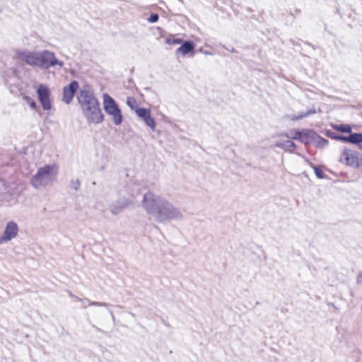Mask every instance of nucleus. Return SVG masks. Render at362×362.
I'll use <instances>...</instances> for the list:
<instances>
[{"label": "nucleus", "instance_id": "f257e3e1", "mask_svg": "<svg viewBox=\"0 0 362 362\" xmlns=\"http://www.w3.org/2000/svg\"><path fill=\"white\" fill-rule=\"evenodd\" d=\"M141 206L146 213L159 223L181 220L183 218L179 209L165 198L151 192L144 194Z\"/></svg>", "mask_w": 362, "mask_h": 362}, {"label": "nucleus", "instance_id": "f03ea898", "mask_svg": "<svg viewBox=\"0 0 362 362\" xmlns=\"http://www.w3.org/2000/svg\"><path fill=\"white\" fill-rule=\"evenodd\" d=\"M76 98L88 123L97 124L103 122L104 115L100 107V102L90 87L86 86L80 89Z\"/></svg>", "mask_w": 362, "mask_h": 362}, {"label": "nucleus", "instance_id": "7ed1b4c3", "mask_svg": "<svg viewBox=\"0 0 362 362\" xmlns=\"http://www.w3.org/2000/svg\"><path fill=\"white\" fill-rule=\"evenodd\" d=\"M57 170L54 165H45L39 168L37 173L30 180V185L35 189H41L43 187L52 185L55 180Z\"/></svg>", "mask_w": 362, "mask_h": 362}, {"label": "nucleus", "instance_id": "20e7f679", "mask_svg": "<svg viewBox=\"0 0 362 362\" xmlns=\"http://www.w3.org/2000/svg\"><path fill=\"white\" fill-rule=\"evenodd\" d=\"M103 104L105 112L112 117L113 123L119 125L122 122V115L121 110L115 100L107 93L103 95Z\"/></svg>", "mask_w": 362, "mask_h": 362}, {"label": "nucleus", "instance_id": "39448f33", "mask_svg": "<svg viewBox=\"0 0 362 362\" xmlns=\"http://www.w3.org/2000/svg\"><path fill=\"white\" fill-rule=\"evenodd\" d=\"M56 65L62 67L64 63L62 61L58 60L55 57L54 52L47 49L37 52L36 67L47 70Z\"/></svg>", "mask_w": 362, "mask_h": 362}, {"label": "nucleus", "instance_id": "423d86ee", "mask_svg": "<svg viewBox=\"0 0 362 362\" xmlns=\"http://www.w3.org/2000/svg\"><path fill=\"white\" fill-rule=\"evenodd\" d=\"M339 161L347 165L355 168H359L362 165V158L361 163H360L358 153L356 151L348 148H344L339 158Z\"/></svg>", "mask_w": 362, "mask_h": 362}, {"label": "nucleus", "instance_id": "0eeeda50", "mask_svg": "<svg viewBox=\"0 0 362 362\" xmlns=\"http://www.w3.org/2000/svg\"><path fill=\"white\" fill-rule=\"evenodd\" d=\"M19 233V226L14 221H9L6 223L4 230L0 236V245L15 239Z\"/></svg>", "mask_w": 362, "mask_h": 362}, {"label": "nucleus", "instance_id": "6e6552de", "mask_svg": "<svg viewBox=\"0 0 362 362\" xmlns=\"http://www.w3.org/2000/svg\"><path fill=\"white\" fill-rule=\"evenodd\" d=\"M37 52L25 49H18L15 50L14 59L21 61L29 66L36 67Z\"/></svg>", "mask_w": 362, "mask_h": 362}, {"label": "nucleus", "instance_id": "1a4fd4ad", "mask_svg": "<svg viewBox=\"0 0 362 362\" xmlns=\"http://www.w3.org/2000/svg\"><path fill=\"white\" fill-rule=\"evenodd\" d=\"M37 95L42 109L44 110H51L52 103L49 88L46 86L40 84L37 89Z\"/></svg>", "mask_w": 362, "mask_h": 362}, {"label": "nucleus", "instance_id": "9d476101", "mask_svg": "<svg viewBox=\"0 0 362 362\" xmlns=\"http://www.w3.org/2000/svg\"><path fill=\"white\" fill-rule=\"evenodd\" d=\"M135 112L137 117H139L152 132H155L156 124L155 119L151 115L150 109L145 107H136Z\"/></svg>", "mask_w": 362, "mask_h": 362}, {"label": "nucleus", "instance_id": "9b49d317", "mask_svg": "<svg viewBox=\"0 0 362 362\" xmlns=\"http://www.w3.org/2000/svg\"><path fill=\"white\" fill-rule=\"evenodd\" d=\"M131 204H132V200L128 198L121 197L112 202L109 206V209L112 215L116 216L122 213Z\"/></svg>", "mask_w": 362, "mask_h": 362}, {"label": "nucleus", "instance_id": "f8f14e48", "mask_svg": "<svg viewBox=\"0 0 362 362\" xmlns=\"http://www.w3.org/2000/svg\"><path fill=\"white\" fill-rule=\"evenodd\" d=\"M78 83L76 81H72L68 86L63 88L62 101L69 105L71 103L76 92L78 88Z\"/></svg>", "mask_w": 362, "mask_h": 362}, {"label": "nucleus", "instance_id": "ddd939ff", "mask_svg": "<svg viewBox=\"0 0 362 362\" xmlns=\"http://www.w3.org/2000/svg\"><path fill=\"white\" fill-rule=\"evenodd\" d=\"M316 132L310 129H303L300 131V141L305 145L313 144Z\"/></svg>", "mask_w": 362, "mask_h": 362}, {"label": "nucleus", "instance_id": "4468645a", "mask_svg": "<svg viewBox=\"0 0 362 362\" xmlns=\"http://www.w3.org/2000/svg\"><path fill=\"white\" fill-rule=\"evenodd\" d=\"M195 45L192 41H185L181 43V46L177 49L176 53H180L183 56L188 54L189 53H193Z\"/></svg>", "mask_w": 362, "mask_h": 362}, {"label": "nucleus", "instance_id": "2eb2a0df", "mask_svg": "<svg viewBox=\"0 0 362 362\" xmlns=\"http://www.w3.org/2000/svg\"><path fill=\"white\" fill-rule=\"evenodd\" d=\"M70 296L74 298L76 300L81 303V305L83 308H86L87 305L90 306H103V307H107L109 306V304L106 303H101V302H96V301H91L89 299H82L78 298V296H74L72 293L69 294Z\"/></svg>", "mask_w": 362, "mask_h": 362}, {"label": "nucleus", "instance_id": "dca6fc26", "mask_svg": "<svg viewBox=\"0 0 362 362\" xmlns=\"http://www.w3.org/2000/svg\"><path fill=\"white\" fill-rule=\"evenodd\" d=\"M274 146L283 148L285 151L293 152L296 148V144L291 140L284 141H276Z\"/></svg>", "mask_w": 362, "mask_h": 362}, {"label": "nucleus", "instance_id": "f3484780", "mask_svg": "<svg viewBox=\"0 0 362 362\" xmlns=\"http://www.w3.org/2000/svg\"><path fill=\"white\" fill-rule=\"evenodd\" d=\"M328 144V140L321 137L316 133L313 145L319 148H323Z\"/></svg>", "mask_w": 362, "mask_h": 362}, {"label": "nucleus", "instance_id": "a211bd4d", "mask_svg": "<svg viewBox=\"0 0 362 362\" xmlns=\"http://www.w3.org/2000/svg\"><path fill=\"white\" fill-rule=\"evenodd\" d=\"M349 143L352 144H361L362 143V133H352L349 134Z\"/></svg>", "mask_w": 362, "mask_h": 362}, {"label": "nucleus", "instance_id": "6ab92c4d", "mask_svg": "<svg viewBox=\"0 0 362 362\" xmlns=\"http://www.w3.org/2000/svg\"><path fill=\"white\" fill-rule=\"evenodd\" d=\"M316 112V110L314 107H313L311 109L307 110L306 112H302L298 113L297 115H294L292 117L293 120H298L301 119L303 118H305L310 115L315 114Z\"/></svg>", "mask_w": 362, "mask_h": 362}, {"label": "nucleus", "instance_id": "aec40b11", "mask_svg": "<svg viewBox=\"0 0 362 362\" xmlns=\"http://www.w3.org/2000/svg\"><path fill=\"white\" fill-rule=\"evenodd\" d=\"M283 135L287 139L299 141L300 136V131L292 130L289 133H285Z\"/></svg>", "mask_w": 362, "mask_h": 362}, {"label": "nucleus", "instance_id": "412c9836", "mask_svg": "<svg viewBox=\"0 0 362 362\" xmlns=\"http://www.w3.org/2000/svg\"><path fill=\"white\" fill-rule=\"evenodd\" d=\"M334 128L337 131L344 133H351L352 130L349 124H336L334 126Z\"/></svg>", "mask_w": 362, "mask_h": 362}, {"label": "nucleus", "instance_id": "4be33fe9", "mask_svg": "<svg viewBox=\"0 0 362 362\" xmlns=\"http://www.w3.org/2000/svg\"><path fill=\"white\" fill-rule=\"evenodd\" d=\"M23 99L28 103L30 107L32 109V110H34L35 111H37V103L36 102L32 99L31 98H30L29 96H24L23 97Z\"/></svg>", "mask_w": 362, "mask_h": 362}, {"label": "nucleus", "instance_id": "5701e85b", "mask_svg": "<svg viewBox=\"0 0 362 362\" xmlns=\"http://www.w3.org/2000/svg\"><path fill=\"white\" fill-rule=\"evenodd\" d=\"M182 42V40L180 38H175L174 37H168L165 40V43L168 45H180Z\"/></svg>", "mask_w": 362, "mask_h": 362}, {"label": "nucleus", "instance_id": "b1692460", "mask_svg": "<svg viewBox=\"0 0 362 362\" xmlns=\"http://www.w3.org/2000/svg\"><path fill=\"white\" fill-rule=\"evenodd\" d=\"M312 167L314 170L315 175L317 178L323 179L326 177V175L324 174L323 171L320 169V167L315 165H313Z\"/></svg>", "mask_w": 362, "mask_h": 362}, {"label": "nucleus", "instance_id": "393cba45", "mask_svg": "<svg viewBox=\"0 0 362 362\" xmlns=\"http://www.w3.org/2000/svg\"><path fill=\"white\" fill-rule=\"evenodd\" d=\"M81 186V182L78 179L71 180L69 182V187L75 191H78Z\"/></svg>", "mask_w": 362, "mask_h": 362}, {"label": "nucleus", "instance_id": "a878e982", "mask_svg": "<svg viewBox=\"0 0 362 362\" xmlns=\"http://www.w3.org/2000/svg\"><path fill=\"white\" fill-rule=\"evenodd\" d=\"M127 105L133 110L136 106V100L133 97H128L127 100Z\"/></svg>", "mask_w": 362, "mask_h": 362}, {"label": "nucleus", "instance_id": "bb28decb", "mask_svg": "<svg viewBox=\"0 0 362 362\" xmlns=\"http://www.w3.org/2000/svg\"><path fill=\"white\" fill-rule=\"evenodd\" d=\"M159 19V16L157 13H151L148 18L147 19L148 22L150 23H156Z\"/></svg>", "mask_w": 362, "mask_h": 362}, {"label": "nucleus", "instance_id": "cd10ccee", "mask_svg": "<svg viewBox=\"0 0 362 362\" xmlns=\"http://www.w3.org/2000/svg\"><path fill=\"white\" fill-rule=\"evenodd\" d=\"M325 135L334 140H337V137L339 134H337L335 132H332V130H326Z\"/></svg>", "mask_w": 362, "mask_h": 362}, {"label": "nucleus", "instance_id": "c85d7f7f", "mask_svg": "<svg viewBox=\"0 0 362 362\" xmlns=\"http://www.w3.org/2000/svg\"><path fill=\"white\" fill-rule=\"evenodd\" d=\"M337 141H341L345 143H349V136L339 135Z\"/></svg>", "mask_w": 362, "mask_h": 362}, {"label": "nucleus", "instance_id": "c756f323", "mask_svg": "<svg viewBox=\"0 0 362 362\" xmlns=\"http://www.w3.org/2000/svg\"><path fill=\"white\" fill-rule=\"evenodd\" d=\"M356 281L358 284L362 283V271L358 274Z\"/></svg>", "mask_w": 362, "mask_h": 362}, {"label": "nucleus", "instance_id": "7c9ffc66", "mask_svg": "<svg viewBox=\"0 0 362 362\" xmlns=\"http://www.w3.org/2000/svg\"><path fill=\"white\" fill-rule=\"evenodd\" d=\"M109 313L111 315L112 320H115V315L113 314V312L112 310H109Z\"/></svg>", "mask_w": 362, "mask_h": 362}, {"label": "nucleus", "instance_id": "2f4dec72", "mask_svg": "<svg viewBox=\"0 0 362 362\" xmlns=\"http://www.w3.org/2000/svg\"><path fill=\"white\" fill-rule=\"evenodd\" d=\"M230 51L234 53L236 52V50L234 48H232Z\"/></svg>", "mask_w": 362, "mask_h": 362}]
</instances>
